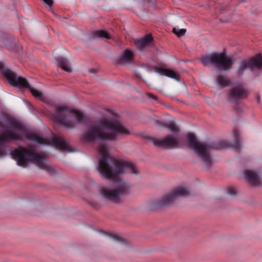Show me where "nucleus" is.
I'll return each instance as SVG.
<instances>
[{
  "label": "nucleus",
  "instance_id": "nucleus-11",
  "mask_svg": "<svg viewBox=\"0 0 262 262\" xmlns=\"http://www.w3.org/2000/svg\"><path fill=\"white\" fill-rule=\"evenodd\" d=\"M149 139L155 145L166 148L177 147L179 144V141L178 139L170 136H168L162 139L151 137H149Z\"/></svg>",
  "mask_w": 262,
  "mask_h": 262
},
{
  "label": "nucleus",
  "instance_id": "nucleus-27",
  "mask_svg": "<svg viewBox=\"0 0 262 262\" xmlns=\"http://www.w3.org/2000/svg\"><path fill=\"white\" fill-rule=\"evenodd\" d=\"M257 99L258 100H259V98L257 97Z\"/></svg>",
  "mask_w": 262,
  "mask_h": 262
},
{
  "label": "nucleus",
  "instance_id": "nucleus-23",
  "mask_svg": "<svg viewBox=\"0 0 262 262\" xmlns=\"http://www.w3.org/2000/svg\"><path fill=\"white\" fill-rule=\"evenodd\" d=\"M227 193L231 195H235L236 191L235 188L232 187H229L227 188Z\"/></svg>",
  "mask_w": 262,
  "mask_h": 262
},
{
  "label": "nucleus",
  "instance_id": "nucleus-16",
  "mask_svg": "<svg viewBox=\"0 0 262 262\" xmlns=\"http://www.w3.org/2000/svg\"><path fill=\"white\" fill-rule=\"evenodd\" d=\"M158 72L161 75H165L171 78H173L177 80L180 79L179 74L177 72L172 70L159 68L158 69Z\"/></svg>",
  "mask_w": 262,
  "mask_h": 262
},
{
  "label": "nucleus",
  "instance_id": "nucleus-10",
  "mask_svg": "<svg viewBox=\"0 0 262 262\" xmlns=\"http://www.w3.org/2000/svg\"><path fill=\"white\" fill-rule=\"evenodd\" d=\"M247 91L241 85L232 88L228 92L227 100L229 102L237 104L241 99L246 98Z\"/></svg>",
  "mask_w": 262,
  "mask_h": 262
},
{
  "label": "nucleus",
  "instance_id": "nucleus-20",
  "mask_svg": "<svg viewBox=\"0 0 262 262\" xmlns=\"http://www.w3.org/2000/svg\"><path fill=\"white\" fill-rule=\"evenodd\" d=\"M94 36L97 37H104L107 39L110 38V35L104 30H98L94 33Z\"/></svg>",
  "mask_w": 262,
  "mask_h": 262
},
{
  "label": "nucleus",
  "instance_id": "nucleus-2",
  "mask_svg": "<svg viewBox=\"0 0 262 262\" xmlns=\"http://www.w3.org/2000/svg\"><path fill=\"white\" fill-rule=\"evenodd\" d=\"M7 127L9 130L0 134V158L6 155L8 147L6 143L9 140H21L24 137L38 144L52 145L56 149L70 151L69 144L62 137H55L53 139L43 138L39 134L28 132L25 125L15 118L3 113L0 117V128Z\"/></svg>",
  "mask_w": 262,
  "mask_h": 262
},
{
  "label": "nucleus",
  "instance_id": "nucleus-5",
  "mask_svg": "<svg viewBox=\"0 0 262 262\" xmlns=\"http://www.w3.org/2000/svg\"><path fill=\"white\" fill-rule=\"evenodd\" d=\"M10 154L19 166L26 167L29 162H32L47 171L52 170V168L46 164V157L38 154L33 146L30 145L28 148L19 147L11 151Z\"/></svg>",
  "mask_w": 262,
  "mask_h": 262
},
{
  "label": "nucleus",
  "instance_id": "nucleus-7",
  "mask_svg": "<svg viewBox=\"0 0 262 262\" xmlns=\"http://www.w3.org/2000/svg\"><path fill=\"white\" fill-rule=\"evenodd\" d=\"M0 70L9 83L12 86L28 88L35 97L39 98L42 97V93L41 92L32 88L26 79L18 76L16 73L10 69H6L5 66L2 63H0Z\"/></svg>",
  "mask_w": 262,
  "mask_h": 262
},
{
  "label": "nucleus",
  "instance_id": "nucleus-22",
  "mask_svg": "<svg viewBox=\"0 0 262 262\" xmlns=\"http://www.w3.org/2000/svg\"><path fill=\"white\" fill-rule=\"evenodd\" d=\"M186 32V30L185 29H178L173 28L172 29V32L175 34L178 37H181L183 36Z\"/></svg>",
  "mask_w": 262,
  "mask_h": 262
},
{
  "label": "nucleus",
  "instance_id": "nucleus-26",
  "mask_svg": "<svg viewBox=\"0 0 262 262\" xmlns=\"http://www.w3.org/2000/svg\"><path fill=\"white\" fill-rule=\"evenodd\" d=\"M90 72V73H93V74H95L96 73V71L95 69H91Z\"/></svg>",
  "mask_w": 262,
  "mask_h": 262
},
{
  "label": "nucleus",
  "instance_id": "nucleus-17",
  "mask_svg": "<svg viewBox=\"0 0 262 262\" xmlns=\"http://www.w3.org/2000/svg\"><path fill=\"white\" fill-rule=\"evenodd\" d=\"M58 62V66L60 67L64 71L71 72L72 71L71 68L69 64L68 60L63 57H58L56 58Z\"/></svg>",
  "mask_w": 262,
  "mask_h": 262
},
{
  "label": "nucleus",
  "instance_id": "nucleus-21",
  "mask_svg": "<svg viewBox=\"0 0 262 262\" xmlns=\"http://www.w3.org/2000/svg\"><path fill=\"white\" fill-rule=\"evenodd\" d=\"M104 233L107 235L111 239L118 242H123L124 239L120 237L118 234H108L105 232Z\"/></svg>",
  "mask_w": 262,
  "mask_h": 262
},
{
  "label": "nucleus",
  "instance_id": "nucleus-13",
  "mask_svg": "<svg viewBox=\"0 0 262 262\" xmlns=\"http://www.w3.org/2000/svg\"><path fill=\"white\" fill-rule=\"evenodd\" d=\"M245 178L251 184L257 186L260 184V179L257 172L253 170H247L244 172Z\"/></svg>",
  "mask_w": 262,
  "mask_h": 262
},
{
  "label": "nucleus",
  "instance_id": "nucleus-9",
  "mask_svg": "<svg viewBox=\"0 0 262 262\" xmlns=\"http://www.w3.org/2000/svg\"><path fill=\"white\" fill-rule=\"evenodd\" d=\"M190 194V189L186 185H181L157 201L155 205L159 207L167 206L171 204L177 198L187 196Z\"/></svg>",
  "mask_w": 262,
  "mask_h": 262
},
{
  "label": "nucleus",
  "instance_id": "nucleus-25",
  "mask_svg": "<svg viewBox=\"0 0 262 262\" xmlns=\"http://www.w3.org/2000/svg\"><path fill=\"white\" fill-rule=\"evenodd\" d=\"M146 95H147V96L148 97H149V98H152V99H155V100H157V99H157V96H156L155 95H154L153 94H152V93H147V94H146Z\"/></svg>",
  "mask_w": 262,
  "mask_h": 262
},
{
  "label": "nucleus",
  "instance_id": "nucleus-18",
  "mask_svg": "<svg viewBox=\"0 0 262 262\" xmlns=\"http://www.w3.org/2000/svg\"><path fill=\"white\" fill-rule=\"evenodd\" d=\"M157 124H160L162 126L168 128L170 130V131L172 133H176L179 132V129L177 126L176 124L172 122H170L166 123H162L161 122H157Z\"/></svg>",
  "mask_w": 262,
  "mask_h": 262
},
{
  "label": "nucleus",
  "instance_id": "nucleus-14",
  "mask_svg": "<svg viewBox=\"0 0 262 262\" xmlns=\"http://www.w3.org/2000/svg\"><path fill=\"white\" fill-rule=\"evenodd\" d=\"M134 54L133 51L126 49L123 52L122 55L117 59V62L120 64H125L133 61Z\"/></svg>",
  "mask_w": 262,
  "mask_h": 262
},
{
  "label": "nucleus",
  "instance_id": "nucleus-8",
  "mask_svg": "<svg viewBox=\"0 0 262 262\" xmlns=\"http://www.w3.org/2000/svg\"><path fill=\"white\" fill-rule=\"evenodd\" d=\"M204 66L211 63L219 69L229 70L233 62L231 58L227 57L224 53H213L200 58Z\"/></svg>",
  "mask_w": 262,
  "mask_h": 262
},
{
  "label": "nucleus",
  "instance_id": "nucleus-19",
  "mask_svg": "<svg viewBox=\"0 0 262 262\" xmlns=\"http://www.w3.org/2000/svg\"><path fill=\"white\" fill-rule=\"evenodd\" d=\"M216 81L222 87L227 86L230 83V80L226 76L222 75H220L217 77Z\"/></svg>",
  "mask_w": 262,
  "mask_h": 262
},
{
  "label": "nucleus",
  "instance_id": "nucleus-6",
  "mask_svg": "<svg viewBox=\"0 0 262 262\" xmlns=\"http://www.w3.org/2000/svg\"><path fill=\"white\" fill-rule=\"evenodd\" d=\"M53 115V120L69 129L74 128L77 123H82L84 120V114L69 106L59 105L55 108Z\"/></svg>",
  "mask_w": 262,
  "mask_h": 262
},
{
  "label": "nucleus",
  "instance_id": "nucleus-24",
  "mask_svg": "<svg viewBox=\"0 0 262 262\" xmlns=\"http://www.w3.org/2000/svg\"><path fill=\"white\" fill-rule=\"evenodd\" d=\"M46 4H47L49 6L51 7L53 5V0H42Z\"/></svg>",
  "mask_w": 262,
  "mask_h": 262
},
{
  "label": "nucleus",
  "instance_id": "nucleus-3",
  "mask_svg": "<svg viewBox=\"0 0 262 262\" xmlns=\"http://www.w3.org/2000/svg\"><path fill=\"white\" fill-rule=\"evenodd\" d=\"M129 133L119 121L105 119L99 125H93L85 130L82 134L81 140L89 143H94L96 140L113 141L120 135Z\"/></svg>",
  "mask_w": 262,
  "mask_h": 262
},
{
  "label": "nucleus",
  "instance_id": "nucleus-15",
  "mask_svg": "<svg viewBox=\"0 0 262 262\" xmlns=\"http://www.w3.org/2000/svg\"><path fill=\"white\" fill-rule=\"evenodd\" d=\"M152 37L151 35H147L142 39L138 40L136 43L137 48L140 51H143L152 41Z\"/></svg>",
  "mask_w": 262,
  "mask_h": 262
},
{
  "label": "nucleus",
  "instance_id": "nucleus-4",
  "mask_svg": "<svg viewBox=\"0 0 262 262\" xmlns=\"http://www.w3.org/2000/svg\"><path fill=\"white\" fill-rule=\"evenodd\" d=\"M233 135L234 138L233 143L229 145L226 141H222L212 145L198 141L195 135L192 133L187 134L188 146L194 150L199 159L203 162L207 167H210L212 165V160L210 156L211 149H221L223 148L232 147L235 150H239L241 147L239 143V135L237 129L233 130Z\"/></svg>",
  "mask_w": 262,
  "mask_h": 262
},
{
  "label": "nucleus",
  "instance_id": "nucleus-1",
  "mask_svg": "<svg viewBox=\"0 0 262 262\" xmlns=\"http://www.w3.org/2000/svg\"><path fill=\"white\" fill-rule=\"evenodd\" d=\"M98 152L101 156L99 160L98 167V170L100 174L107 179L119 182L118 186L113 189L107 187H102L100 189L101 192L107 200L115 203H119L120 202L121 196L130 192V185L120 179L116 180L117 176L126 173L138 175V168L130 161L118 160L111 157L108 153V147L105 144L100 145Z\"/></svg>",
  "mask_w": 262,
  "mask_h": 262
},
{
  "label": "nucleus",
  "instance_id": "nucleus-12",
  "mask_svg": "<svg viewBox=\"0 0 262 262\" xmlns=\"http://www.w3.org/2000/svg\"><path fill=\"white\" fill-rule=\"evenodd\" d=\"M262 67V56L258 54L251 58L249 61L242 62L238 69V73L242 74L247 68L253 70L254 68L260 69Z\"/></svg>",
  "mask_w": 262,
  "mask_h": 262
}]
</instances>
